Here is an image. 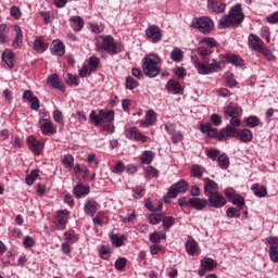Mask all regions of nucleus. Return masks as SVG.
I'll return each instance as SVG.
<instances>
[{
    "instance_id": "1",
    "label": "nucleus",
    "mask_w": 278,
    "mask_h": 278,
    "mask_svg": "<svg viewBox=\"0 0 278 278\" xmlns=\"http://www.w3.org/2000/svg\"><path fill=\"white\" fill-rule=\"evenodd\" d=\"M193 66L198 70L199 75H211V73H218L223 71L220 68V62L216 59L210 60V58H204L202 62L199 60V56L191 55Z\"/></svg>"
},
{
    "instance_id": "2",
    "label": "nucleus",
    "mask_w": 278,
    "mask_h": 278,
    "mask_svg": "<svg viewBox=\"0 0 278 278\" xmlns=\"http://www.w3.org/2000/svg\"><path fill=\"white\" fill-rule=\"evenodd\" d=\"M244 21V13H242V5L236 4L231 8L228 15H224L219 20V29H227L232 27V25H239Z\"/></svg>"
},
{
    "instance_id": "3",
    "label": "nucleus",
    "mask_w": 278,
    "mask_h": 278,
    "mask_svg": "<svg viewBox=\"0 0 278 278\" xmlns=\"http://www.w3.org/2000/svg\"><path fill=\"white\" fill-rule=\"evenodd\" d=\"M160 62L162 59L155 54H148L143 58L142 68L146 77L153 78L160 75V71H162Z\"/></svg>"
},
{
    "instance_id": "4",
    "label": "nucleus",
    "mask_w": 278,
    "mask_h": 278,
    "mask_svg": "<svg viewBox=\"0 0 278 278\" xmlns=\"http://www.w3.org/2000/svg\"><path fill=\"white\" fill-rule=\"evenodd\" d=\"M102 40V45L97 42L96 43V51H108L112 55H116L123 52V43L122 42H114V37L111 35L100 36Z\"/></svg>"
},
{
    "instance_id": "5",
    "label": "nucleus",
    "mask_w": 278,
    "mask_h": 278,
    "mask_svg": "<svg viewBox=\"0 0 278 278\" xmlns=\"http://www.w3.org/2000/svg\"><path fill=\"white\" fill-rule=\"evenodd\" d=\"M239 116H242V108L237 103L229 102L224 109V118L229 121L232 127H240Z\"/></svg>"
},
{
    "instance_id": "6",
    "label": "nucleus",
    "mask_w": 278,
    "mask_h": 278,
    "mask_svg": "<svg viewBox=\"0 0 278 278\" xmlns=\"http://www.w3.org/2000/svg\"><path fill=\"white\" fill-rule=\"evenodd\" d=\"M194 29H199L201 34H211L214 29V21L208 16L195 17L192 21Z\"/></svg>"
},
{
    "instance_id": "7",
    "label": "nucleus",
    "mask_w": 278,
    "mask_h": 278,
    "mask_svg": "<svg viewBox=\"0 0 278 278\" xmlns=\"http://www.w3.org/2000/svg\"><path fill=\"white\" fill-rule=\"evenodd\" d=\"M114 116H115V113L113 110H110V111L100 110L98 115H97V112L91 111L89 115V119L93 121V124L96 125V127H99V125H101L103 121H106V123H112V121H114Z\"/></svg>"
},
{
    "instance_id": "8",
    "label": "nucleus",
    "mask_w": 278,
    "mask_h": 278,
    "mask_svg": "<svg viewBox=\"0 0 278 278\" xmlns=\"http://www.w3.org/2000/svg\"><path fill=\"white\" fill-rule=\"evenodd\" d=\"M206 202L207 207H214L215 210H220V207L227 205V199H225L220 192L207 195Z\"/></svg>"
},
{
    "instance_id": "9",
    "label": "nucleus",
    "mask_w": 278,
    "mask_h": 278,
    "mask_svg": "<svg viewBox=\"0 0 278 278\" xmlns=\"http://www.w3.org/2000/svg\"><path fill=\"white\" fill-rule=\"evenodd\" d=\"M68 218H71V212L66 210L59 211L58 216L53 223L54 229L64 231V229H66V223H68Z\"/></svg>"
},
{
    "instance_id": "10",
    "label": "nucleus",
    "mask_w": 278,
    "mask_h": 278,
    "mask_svg": "<svg viewBox=\"0 0 278 278\" xmlns=\"http://www.w3.org/2000/svg\"><path fill=\"white\" fill-rule=\"evenodd\" d=\"M39 128L43 136H53L58 132L55 124L49 118L39 119Z\"/></svg>"
},
{
    "instance_id": "11",
    "label": "nucleus",
    "mask_w": 278,
    "mask_h": 278,
    "mask_svg": "<svg viewBox=\"0 0 278 278\" xmlns=\"http://www.w3.org/2000/svg\"><path fill=\"white\" fill-rule=\"evenodd\" d=\"M186 190H188V184L186 180H179L170 186L167 192V199H177V194L186 192Z\"/></svg>"
},
{
    "instance_id": "12",
    "label": "nucleus",
    "mask_w": 278,
    "mask_h": 278,
    "mask_svg": "<svg viewBox=\"0 0 278 278\" xmlns=\"http://www.w3.org/2000/svg\"><path fill=\"white\" fill-rule=\"evenodd\" d=\"M146 36L150 42H160L162 40V29L157 25H151L146 29Z\"/></svg>"
},
{
    "instance_id": "13",
    "label": "nucleus",
    "mask_w": 278,
    "mask_h": 278,
    "mask_svg": "<svg viewBox=\"0 0 278 278\" xmlns=\"http://www.w3.org/2000/svg\"><path fill=\"white\" fill-rule=\"evenodd\" d=\"M27 144L34 155H40V152L45 149V142L36 140V137L34 136L27 138Z\"/></svg>"
},
{
    "instance_id": "14",
    "label": "nucleus",
    "mask_w": 278,
    "mask_h": 278,
    "mask_svg": "<svg viewBox=\"0 0 278 278\" xmlns=\"http://www.w3.org/2000/svg\"><path fill=\"white\" fill-rule=\"evenodd\" d=\"M218 184L216 181L204 178V194L205 197H211L212 194L218 193Z\"/></svg>"
},
{
    "instance_id": "15",
    "label": "nucleus",
    "mask_w": 278,
    "mask_h": 278,
    "mask_svg": "<svg viewBox=\"0 0 278 278\" xmlns=\"http://www.w3.org/2000/svg\"><path fill=\"white\" fill-rule=\"evenodd\" d=\"M157 121V114L153 110H148L146 113L144 119L140 122L141 127H151V125H155Z\"/></svg>"
},
{
    "instance_id": "16",
    "label": "nucleus",
    "mask_w": 278,
    "mask_h": 278,
    "mask_svg": "<svg viewBox=\"0 0 278 278\" xmlns=\"http://www.w3.org/2000/svg\"><path fill=\"white\" fill-rule=\"evenodd\" d=\"M166 90L173 94H184V88L181 84L175 79H169L166 84Z\"/></svg>"
},
{
    "instance_id": "17",
    "label": "nucleus",
    "mask_w": 278,
    "mask_h": 278,
    "mask_svg": "<svg viewBox=\"0 0 278 278\" xmlns=\"http://www.w3.org/2000/svg\"><path fill=\"white\" fill-rule=\"evenodd\" d=\"M189 205L193 207V210L201 212V210H205V207H207V200L201 198H190Z\"/></svg>"
},
{
    "instance_id": "18",
    "label": "nucleus",
    "mask_w": 278,
    "mask_h": 278,
    "mask_svg": "<svg viewBox=\"0 0 278 278\" xmlns=\"http://www.w3.org/2000/svg\"><path fill=\"white\" fill-rule=\"evenodd\" d=\"M74 175L78 179H87V177H90V169L86 165L76 164L74 166Z\"/></svg>"
},
{
    "instance_id": "19",
    "label": "nucleus",
    "mask_w": 278,
    "mask_h": 278,
    "mask_svg": "<svg viewBox=\"0 0 278 278\" xmlns=\"http://www.w3.org/2000/svg\"><path fill=\"white\" fill-rule=\"evenodd\" d=\"M208 10L212 12H215V14H223L225 12V3H223L220 0H210L207 3Z\"/></svg>"
},
{
    "instance_id": "20",
    "label": "nucleus",
    "mask_w": 278,
    "mask_h": 278,
    "mask_svg": "<svg viewBox=\"0 0 278 278\" xmlns=\"http://www.w3.org/2000/svg\"><path fill=\"white\" fill-rule=\"evenodd\" d=\"M249 45L250 48L253 49L254 51H260L264 47V41L257 35L251 34L249 35Z\"/></svg>"
},
{
    "instance_id": "21",
    "label": "nucleus",
    "mask_w": 278,
    "mask_h": 278,
    "mask_svg": "<svg viewBox=\"0 0 278 278\" xmlns=\"http://www.w3.org/2000/svg\"><path fill=\"white\" fill-rule=\"evenodd\" d=\"M47 83L49 84V86H51V88H54L55 90H61V92H64V85H62V83H60V76H58V74H52L48 77Z\"/></svg>"
},
{
    "instance_id": "22",
    "label": "nucleus",
    "mask_w": 278,
    "mask_h": 278,
    "mask_svg": "<svg viewBox=\"0 0 278 278\" xmlns=\"http://www.w3.org/2000/svg\"><path fill=\"white\" fill-rule=\"evenodd\" d=\"M73 193L75 194L76 199L88 197V194H90V187L78 184L74 187Z\"/></svg>"
},
{
    "instance_id": "23",
    "label": "nucleus",
    "mask_w": 278,
    "mask_h": 278,
    "mask_svg": "<svg viewBox=\"0 0 278 278\" xmlns=\"http://www.w3.org/2000/svg\"><path fill=\"white\" fill-rule=\"evenodd\" d=\"M200 266L204 268V270H207L208 273H212L215 268H218V263L210 257H204L200 262Z\"/></svg>"
},
{
    "instance_id": "24",
    "label": "nucleus",
    "mask_w": 278,
    "mask_h": 278,
    "mask_svg": "<svg viewBox=\"0 0 278 278\" xmlns=\"http://www.w3.org/2000/svg\"><path fill=\"white\" fill-rule=\"evenodd\" d=\"M15 31V38L12 42L13 49H18L20 47H23V29H21L20 26H14Z\"/></svg>"
},
{
    "instance_id": "25",
    "label": "nucleus",
    "mask_w": 278,
    "mask_h": 278,
    "mask_svg": "<svg viewBox=\"0 0 278 278\" xmlns=\"http://www.w3.org/2000/svg\"><path fill=\"white\" fill-rule=\"evenodd\" d=\"M53 55H64L66 53V48L64 47V43L61 40H54L52 42V49H51Z\"/></svg>"
},
{
    "instance_id": "26",
    "label": "nucleus",
    "mask_w": 278,
    "mask_h": 278,
    "mask_svg": "<svg viewBox=\"0 0 278 278\" xmlns=\"http://www.w3.org/2000/svg\"><path fill=\"white\" fill-rule=\"evenodd\" d=\"M2 61L10 68H14V52L12 50H4L2 53Z\"/></svg>"
},
{
    "instance_id": "27",
    "label": "nucleus",
    "mask_w": 278,
    "mask_h": 278,
    "mask_svg": "<svg viewBox=\"0 0 278 278\" xmlns=\"http://www.w3.org/2000/svg\"><path fill=\"white\" fill-rule=\"evenodd\" d=\"M128 134H130V138L139 142H147V140H149V138L146 135H142L136 127L129 128Z\"/></svg>"
},
{
    "instance_id": "28",
    "label": "nucleus",
    "mask_w": 278,
    "mask_h": 278,
    "mask_svg": "<svg viewBox=\"0 0 278 278\" xmlns=\"http://www.w3.org/2000/svg\"><path fill=\"white\" fill-rule=\"evenodd\" d=\"M98 206H99V203H97V201L88 200L84 206L85 214H88L89 216H94V214H97Z\"/></svg>"
},
{
    "instance_id": "29",
    "label": "nucleus",
    "mask_w": 278,
    "mask_h": 278,
    "mask_svg": "<svg viewBox=\"0 0 278 278\" xmlns=\"http://www.w3.org/2000/svg\"><path fill=\"white\" fill-rule=\"evenodd\" d=\"M198 249H199V243L194 239L189 238L186 242V250L188 255H197Z\"/></svg>"
},
{
    "instance_id": "30",
    "label": "nucleus",
    "mask_w": 278,
    "mask_h": 278,
    "mask_svg": "<svg viewBox=\"0 0 278 278\" xmlns=\"http://www.w3.org/2000/svg\"><path fill=\"white\" fill-rule=\"evenodd\" d=\"M71 23H73L74 31H81L84 29V18L81 16L75 15L70 18Z\"/></svg>"
},
{
    "instance_id": "31",
    "label": "nucleus",
    "mask_w": 278,
    "mask_h": 278,
    "mask_svg": "<svg viewBox=\"0 0 278 278\" xmlns=\"http://www.w3.org/2000/svg\"><path fill=\"white\" fill-rule=\"evenodd\" d=\"M241 142H251L253 140V132L250 129H241L237 136Z\"/></svg>"
},
{
    "instance_id": "32",
    "label": "nucleus",
    "mask_w": 278,
    "mask_h": 278,
    "mask_svg": "<svg viewBox=\"0 0 278 278\" xmlns=\"http://www.w3.org/2000/svg\"><path fill=\"white\" fill-rule=\"evenodd\" d=\"M225 60L228 64H233V66H244V60L239 55H226Z\"/></svg>"
},
{
    "instance_id": "33",
    "label": "nucleus",
    "mask_w": 278,
    "mask_h": 278,
    "mask_svg": "<svg viewBox=\"0 0 278 278\" xmlns=\"http://www.w3.org/2000/svg\"><path fill=\"white\" fill-rule=\"evenodd\" d=\"M258 186L260 185L257 184L252 185L251 190H254L255 197H258V199H264V197L268 194V190L266 187L258 188Z\"/></svg>"
},
{
    "instance_id": "34",
    "label": "nucleus",
    "mask_w": 278,
    "mask_h": 278,
    "mask_svg": "<svg viewBox=\"0 0 278 278\" xmlns=\"http://www.w3.org/2000/svg\"><path fill=\"white\" fill-rule=\"evenodd\" d=\"M155 160V152L147 150L141 155V164H151Z\"/></svg>"
},
{
    "instance_id": "35",
    "label": "nucleus",
    "mask_w": 278,
    "mask_h": 278,
    "mask_svg": "<svg viewBox=\"0 0 278 278\" xmlns=\"http://www.w3.org/2000/svg\"><path fill=\"white\" fill-rule=\"evenodd\" d=\"M265 244H266L267 249H269V251L278 250V237H273V236L267 237L265 239Z\"/></svg>"
},
{
    "instance_id": "36",
    "label": "nucleus",
    "mask_w": 278,
    "mask_h": 278,
    "mask_svg": "<svg viewBox=\"0 0 278 278\" xmlns=\"http://www.w3.org/2000/svg\"><path fill=\"white\" fill-rule=\"evenodd\" d=\"M217 163L219 168L227 170L229 168V156H227V154H220L217 157Z\"/></svg>"
},
{
    "instance_id": "37",
    "label": "nucleus",
    "mask_w": 278,
    "mask_h": 278,
    "mask_svg": "<svg viewBox=\"0 0 278 278\" xmlns=\"http://www.w3.org/2000/svg\"><path fill=\"white\" fill-rule=\"evenodd\" d=\"M37 177H40V169H33L29 175L26 176L25 181L27 186H34V181Z\"/></svg>"
},
{
    "instance_id": "38",
    "label": "nucleus",
    "mask_w": 278,
    "mask_h": 278,
    "mask_svg": "<svg viewBox=\"0 0 278 278\" xmlns=\"http://www.w3.org/2000/svg\"><path fill=\"white\" fill-rule=\"evenodd\" d=\"M150 240L154 244H160L162 240H166V235L163 231L152 232L150 235Z\"/></svg>"
},
{
    "instance_id": "39",
    "label": "nucleus",
    "mask_w": 278,
    "mask_h": 278,
    "mask_svg": "<svg viewBox=\"0 0 278 278\" xmlns=\"http://www.w3.org/2000/svg\"><path fill=\"white\" fill-rule=\"evenodd\" d=\"M203 173H205V167L201 165H193L191 167L192 177H197L198 179H200V177H203Z\"/></svg>"
},
{
    "instance_id": "40",
    "label": "nucleus",
    "mask_w": 278,
    "mask_h": 278,
    "mask_svg": "<svg viewBox=\"0 0 278 278\" xmlns=\"http://www.w3.org/2000/svg\"><path fill=\"white\" fill-rule=\"evenodd\" d=\"M170 58L174 62H181V60H184V51L179 48H174Z\"/></svg>"
},
{
    "instance_id": "41",
    "label": "nucleus",
    "mask_w": 278,
    "mask_h": 278,
    "mask_svg": "<svg viewBox=\"0 0 278 278\" xmlns=\"http://www.w3.org/2000/svg\"><path fill=\"white\" fill-rule=\"evenodd\" d=\"M47 43L40 38H37L34 42V49L35 51H39V53H43V51H47Z\"/></svg>"
},
{
    "instance_id": "42",
    "label": "nucleus",
    "mask_w": 278,
    "mask_h": 278,
    "mask_svg": "<svg viewBox=\"0 0 278 278\" xmlns=\"http://www.w3.org/2000/svg\"><path fill=\"white\" fill-rule=\"evenodd\" d=\"M243 123L248 127H257L260 125V118H257V116H250L248 118H244Z\"/></svg>"
},
{
    "instance_id": "43",
    "label": "nucleus",
    "mask_w": 278,
    "mask_h": 278,
    "mask_svg": "<svg viewBox=\"0 0 278 278\" xmlns=\"http://www.w3.org/2000/svg\"><path fill=\"white\" fill-rule=\"evenodd\" d=\"M99 253L102 260H109L110 255H112V248L102 245Z\"/></svg>"
},
{
    "instance_id": "44",
    "label": "nucleus",
    "mask_w": 278,
    "mask_h": 278,
    "mask_svg": "<svg viewBox=\"0 0 278 278\" xmlns=\"http://www.w3.org/2000/svg\"><path fill=\"white\" fill-rule=\"evenodd\" d=\"M164 218V215L162 214H150L149 216V223L150 225H160Z\"/></svg>"
},
{
    "instance_id": "45",
    "label": "nucleus",
    "mask_w": 278,
    "mask_h": 278,
    "mask_svg": "<svg viewBox=\"0 0 278 278\" xmlns=\"http://www.w3.org/2000/svg\"><path fill=\"white\" fill-rule=\"evenodd\" d=\"M111 242L113 247H123L125 244V239L118 235H112L111 236Z\"/></svg>"
},
{
    "instance_id": "46",
    "label": "nucleus",
    "mask_w": 278,
    "mask_h": 278,
    "mask_svg": "<svg viewBox=\"0 0 278 278\" xmlns=\"http://www.w3.org/2000/svg\"><path fill=\"white\" fill-rule=\"evenodd\" d=\"M162 223H163L164 229H170V227H173V225H175V217H173V216H167V217L163 216Z\"/></svg>"
},
{
    "instance_id": "47",
    "label": "nucleus",
    "mask_w": 278,
    "mask_h": 278,
    "mask_svg": "<svg viewBox=\"0 0 278 278\" xmlns=\"http://www.w3.org/2000/svg\"><path fill=\"white\" fill-rule=\"evenodd\" d=\"M125 86L127 90H135V88H138V81H136L131 76H128L126 77Z\"/></svg>"
},
{
    "instance_id": "48",
    "label": "nucleus",
    "mask_w": 278,
    "mask_h": 278,
    "mask_svg": "<svg viewBox=\"0 0 278 278\" xmlns=\"http://www.w3.org/2000/svg\"><path fill=\"white\" fill-rule=\"evenodd\" d=\"M125 168H126L125 163H123V161H118L111 170L115 175H118L121 173H125Z\"/></svg>"
},
{
    "instance_id": "49",
    "label": "nucleus",
    "mask_w": 278,
    "mask_h": 278,
    "mask_svg": "<svg viewBox=\"0 0 278 278\" xmlns=\"http://www.w3.org/2000/svg\"><path fill=\"white\" fill-rule=\"evenodd\" d=\"M99 62H101V60L98 56H90L88 64H89V68L92 71H97L98 66H99Z\"/></svg>"
},
{
    "instance_id": "50",
    "label": "nucleus",
    "mask_w": 278,
    "mask_h": 278,
    "mask_svg": "<svg viewBox=\"0 0 278 278\" xmlns=\"http://www.w3.org/2000/svg\"><path fill=\"white\" fill-rule=\"evenodd\" d=\"M201 45H206V47H210V49L216 47V39H214L213 37H206V38H202L200 40Z\"/></svg>"
},
{
    "instance_id": "51",
    "label": "nucleus",
    "mask_w": 278,
    "mask_h": 278,
    "mask_svg": "<svg viewBox=\"0 0 278 278\" xmlns=\"http://www.w3.org/2000/svg\"><path fill=\"white\" fill-rule=\"evenodd\" d=\"M198 53L204 60V58H207V55H212V53H214V50L212 48L200 47L198 48Z\"/></svg>"
},
{
    "instance_id": "52",
    "label": "nucleus",
    "mask_w": 278,
    "mask_h": 278,
    "mask_svg": "<svg viewBox=\"0 0 278 278\" xmlns=\"http://www.w3.org/2000/svg\"><path fill=\"white\" fill-rule=\"evenodd\" d=\"M52 116L55 123H58L59 125H64V116L62 115V112L60 110H54Z\"/></svg>"
},
{
    "instance_id": "53",
    "label": "nucleus",
    "mask_w": 278,
    "mask_h": 278,
    "mask_svg": "<svg viewBox=\"0 0 278 278\" xmlns=\"http://www.w3.org/2000/svg\"><path fill=\"white\" fill-rule=\"evenodd\" d=\"M261 36L262 38H265L267 43H270V28H268V26H263L261 28Z\"/></svg>"
},
{
    "instance_id": "54",
    "label": "nucleus",
    "mask_w": 278,
    "mask_h": 278,
    "mask_svg": "<svg viewBox=\"0 0 278 278\" xmlns=\"http://www.w3.org/2000/svg\"><path fill=\"white\" fill-rule=\"evenodd\" d=\"M238 83H236V78L233 77V74L228 73L226 76V86H228V88H236Z\"/></svg>"
},
{
    "instance_id": "55",
    "label": "nucleus",
    "mask_w": 278,
    "mask_h": 278,
    "mask_svg": "<svg viewBox=\"0 0 278 278\" xmlns=\"http://www.w3.org/2000/svg\"><path fill=\"white\" fill-rule=\"evenodd\" d=\"M260 53H262V55H264L269 62H273V60H275V55H273V52H270V50H268L267 48H265L263 46V48H261Z\"/></svg>"
},
{
    "instance_id": "56",
    "label": "nucleus",
    "mask_w": 278,
    "mask_h": 278,
    "mask_svg": "<svg viewBox=\"0 0 278 278\" xmlns=\"http://www.w3.org/2000/svg\"><path fill=\"white\" fill-rule=\"evenodd\" d=\"M127 266V258L119 257L115 261V268L116 270H123Z\"/></svg>"
},
{
    "instance_id": "57",
    "label": "nucleus",
    "mask_w": 278,
    "mask_h": 278,
    "mask_svg": "<svg viewBox=\"0 0 278 278\" xmlns=\"http://www.w3.org/2000/svg\"><path fill=\"white\" fill-rule=\"evenodd\" d=\"M226 216H228V218H240V211L236 210L235 207H229L226 211Z\"/></svg>"
},
{
    "instance_id": "58",
    "label": "nucleus",
    "mask_w": 278,
    "mask_h": 278,
    "mask_svg": "<svg viewBox=\"0 0 278 278\" xmlns=\"http://www.w3.org/2000/svg\"><path fill=\"white\" fill-rule=\"evenodd\" d=\"M244 198L237 195L232 198V204L237 205L239 210H242L244 207Z\"/></svg>"
},
{
    "instance_id": "59",
    "label": "nucleus",
    "mask_w": 278,
    "mask_h": 278,
    "mask_svg": "<svg viewBox=\"0 0 278 278\" xmlns=\"http://www.w3.org/2000/svg\"><path fill=\"white\" fill-rule=\"evenodd\" d=\"M164 127L169 136H173V134L177 131V125H175L174 123L167 122L165 123Z\"/></svg>"
},
{
    "instance_id": "60",
    "label": "nucleus",
    "mask_w": 278,
    "mask_h": 278,
    "mask_svg": "<svg viewBox=\"0 0 278 278\" xmlns=\"http://www.w3.org/2000/svg\"><path fill=\"white\" fill-rule=\"evenodd\" d=\"M108 218L105 217V213L100 212L97 214V216L93 218V224L94 225H101V223H105Z\"/></svg>"
},
{
    "instance_id": "61",
    "label": "nucleus",
    "mask_w": 278,
    "mask_h": 278,
    "mask_svg": "<svg viewBox=\"0 0 278 278\" xmlns=\"http://www.w3.org/2000/svg\"><path fill=\"white\" fill-rule=\"evenodd\" d=\"M206 155L213 160V162H216V159L220 156V151L216 149H211L206 151Z\"/></svg>"
},
{
    "instance_id": "62",
    "label": "nucleus",
    "mask_w": 278,
    "mask_h": 278,
    "mask_svg": "<svg viewBox=\"0 0 278 278\" xmlns=\"http://www.w3.org/2000/svg\"><path fill=\"white\" fill-rule=\"evenodd\" d=\"M134 194V199H142V197H144V194L142 192H144V188L142 186H139L137 188H135L132 190Z\"/></svg>"
},
{
    "instance_id": "63",
    "label": "nucleus",
    "mask_w": 278,
    "mask_h": 278,
    "mask_svg": "<svg viewBox=\"0 0 278 278\" xmlns=\"http://www.w3.org/2000/svg\"><path fill=\"white\" fill-rule=\"evenodd\" d=\"M226 131L228 134V138L232 137V138H238V134L240 130L233 128L231 125H227L226 126Z\"/></svg>"
},
{
    "instance_id": "64",
    "label": "nucleus",
    "mask_w": 278,
    "mask_h": 278,
    "mask_svg": "<svg viewBox=\"0 0 278 278\" xmlns=\"http://www.w3.org/2000/svg\"><path fill=\"white\" fill-rule=\"evenodd\" d=\"M269 260L274 262V264L278 263V250H268Z\"/></svg>"
}]
</instances>
